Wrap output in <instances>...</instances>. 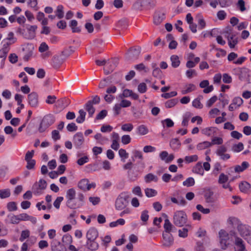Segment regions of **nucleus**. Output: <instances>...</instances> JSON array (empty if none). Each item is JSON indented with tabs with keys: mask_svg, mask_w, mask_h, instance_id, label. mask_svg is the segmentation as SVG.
Here are the masks:
<instances>
[{
	"mask_svg": "<svg viewBox=\"0 0 251 251\" xmlns=\"http://www.w3.org/2000/svg\"><path fill=\"white\" fill-rule=\"evenodd\" d=\"M228 222L233 226H236L239 235L242 237L251 246V226L240 222L235 217H230Z\"/></svg>",
	"mask_w": 251,
	"mask_h": 251,
	"instance_id": "1",
	"label": "nucleus"
},
{
	"mask_svg": "<svg viewBox=\"0 0 251 251\" xmlns=\"http://www.w3.org/2000/svg\"><path fill=\"white\" fill-rule=\"evenodd\" d=\"M235 236H238L235 232L228 233L224 229H221L218 233V237L221 249L226 250L232 242L234 244Z\"/></svg>",
	"mask_w": 251,
	"mask_h": 251,
	"instance_id": "2",
	"label": "nucleus"
},
{
	"mask_svg": "<svg viewBox=\"0 0 251 251\" xmlns=\"http://www.w3.org/2000/svg\"><path fill=\"white\" fill-rule=\"evenodd\" d=\"M98 235V231L94 227H91L87 231L86 233L87 241L85 246L89 251H95L98 249L99 244L96 241Z\"/></svg>",
	"mask_w": 251,
	"mask_h": 251,
	"instance_id": "3",
	"label": "nucleus"
},
{
	"mask_svg": "<svg viewBox=\"0 0 251 251\" xmlns=\"http://www.w3.org/2000/svg\"><path fill=\"white\" fill-rule=\"evenodd\" d=\"M129 195L127 192L121 193L117 198L115 206L117 210H122L126 207L128 204Z\"/></svg>",
	"mask_w": 251,
	"mask_h": 251,
	"instance_id": "4",
	"label": "nucleus"
},
{
	"mask_svg": "<svg viewBox=\"0 0 251 251\" xmlns=\"http://www.w3.org/2000/svg\"><path fill=\"white\" fill-rule=\"evenodd\" d=\"M187 215L183 210H177L173 215V223L177 226L181 227L187 223Z\"/></svg>",
	"mask_w": 251,
	"mask_h": 251,
	"instance_id": "5",
	"label": "nucleus"
},
{
	"mask_svg": "<svg viewBox=\"0 0 251 251\" xmlns=\"http://www.w3.org/2000/svg\"><path fill=\"white\" fill-rule=\"evenodd\" d=\"M84 204V196L82 193H79L77 198L66 201V205L72 209L79 208Z\"/></svg>",
	"mask_w": 251,
	"mask_h": 251,
	"instance_id": "6",
	"label": "nucleus"
},
{
	"mask_svg": "<svg viewBox=\"0 0 251 251\" xmlns=\"http://www.w3.org/2000/svg\"><path fill=\"white\" fill-rule=\"evenodd\" d=\"M47 186L46 181L43 179H40L38 182L34 183L32 187V190L34 195H40L46 189Z\"/></svg>",
	"mask_w": 251,
	"mask_h": 251,
	"instance_id": "7",
	"label": "nucleus"
},
{
	"mask_svg": "<svg viewBox=\"0 0 251 251\" xmlns=\"http://www.w3.org/2000/svg\"><path fill=\"white\" fill-rule=\"evenodd\" d=\"M234 251H248L245 241L239 236H235Z\"/></svg>",
	"mask_w": 251,
	"mask_h": 251,
	"instance_id": "8",
	"label": "nucleus"
},
{
	"mask_svg": "<svg viewBox=\"0 0 251 251\" xmlns=\"http://www.w3.org/2000/svg\"><path fill=\"white\" fill-rule=\"evenodd\" d=\"M162 236V248L167 249L172 247L174 244V238L172 235L169 233H163Z\"/></svg>",
	"mask_w": 251,
	"mask_h": 251,
	"instance_id": "9",
	"label": "nucleus"
},
{
	"mask_svg": "<svg viewBox=\"0 0 251 251\" xmlns=\"http://www.w3.org/2000/svg\"><path fill=\"white\" fill-rule=\"evenodd\" d=\"M73 142L76 149L81 148L84 143V138L82 133L81 132L76 133L73 136Z\"/></svg>",
	"mask_w": 251,
	"mask_h": 251,
	"instance_id": "10",
	"label": "nucleus"
},
{
	"mask_svg": "<svg viewBox=\"0 0 251 251\" xmlns=\"http://www.w3.org/2000/svg\"><path fill=\"white\" fill-rule=\"evenodd\" d=\"M28 101L29 104L34 108L38 106V96L35 92H32L28 95Z\"/></svg>",
	"mask_w": 251,
	"mask_h": 251,
	"instance_id": "11",
	"label": "nucleus"
},
{
	"mask_svg": "<svg viewBox=\"0 0 251 251\" xmlns=\"http://www.w3.org/2000/svg\"><path fill=\"white\" fill-rule=\"evenodd\" d=\"M140 52L141 48L140 47L131 49L128 50L126 57L128 60H135L138 58Z\"/></svg>",
	"mask_w": 251,
	"mask_h": 251,
	"instance_id": "12",
	"label": "nucleus"
},
{
	"mask_svg": "<svg viewBox=\"0 0 251 251\" xmlns=\"http://www.w3.org/2000/svg\"><path fill=\"white\" fill-rule=\"evenodd\" d=\"M226 151L227 149L225 146H221L217 150L216 154L220 157L221 159L223 160H226L230 157L229 154L226 153Z\"/></svg>",
	"mask_w": 251,
	"mask_h": 251,
	"instance_id": "13",
	"label": "nucleus"
},
{
	"mask_svg": "<svg viewBox=\"0 0 251 251\" xmlns=\"http://www.w3.org/2000/svg\"><path fill=\"white\" fill-rule=\"evenodd\" d=\"M50 246L51 251H67L66 247H64L59 241L56 239L52 240Z\"/></svg>",
	"mask_w": 251,
	"mask_h": 251,
	"instance_id": "14",
	"label": "nucleus"
},
{
	"mask_svg": "<svg viewBox=\"0 0 251 251\" xmlns=\"http://www.w3.org/2000/svg\"><path fill=\"white\" fill-rule=\"evenodd\" d=\"M55 122V118L53 115L48 114L45 115L42 121V125L45 128H48Z\"/></svg>",
	"mask_w": 251,
	"mask_h": 251,
	"instance_id": "15",
	"label": "nucleus"
},
{
	"mask_svg": "<svg viewBox=\"0 0 251 251\" xmlns=\"http://www.w3.org/2000/svg\"><path fill=\"white\" fill-rule=\"evenodd\" d=\"M159 157L160 159L164 161L166 163H169L172 162L175 157L173 154L169 155L167 151H162L159 153Z\"/></svg>",
	"mask_w": 251,
	"mask_h": 251,
	"instance_id": "16",
	"label": "nucleus"
},
{
	"mask_svg": "<svg viewBox=\"0 0 251 251\" xmlns=\"http://www.w3.org/2000/svg\"><path fill=\"white\" fill-rule=\"evenodd\" d=\"M65 58L61 55L54 56L51 59V64L54 68H59L64 62Z\"/></svg>",
	"mask_w": 251,
	"mask_h": 251,
	"instance_id": "17",
	"label": "nucleus"
},
{
	"mask_svg": "<svg viewBox=\"0 0 251 251\" xmlns=\"http://www.w3.org/2000/svg\"><path fill=\"white\" fill-rule=\"evenodd\" d=\"M162 216L165 218L164 224V228L165 232L164 233H169L172 231L174 226L172 224L169 220L168 219V216L166 214H163Z\"/></svg>",
	"mask_w": 251,
	"mask_h": 251,
	"instance_id": "18",
	"label": "nucleus"
},
{
	"mask_svg": "<svg viewBox=\"0 0 251 251\" xmlns=\"http://www.w3.org/2000/svg\"><path fill=\"white\" fill-rule=\"evenodd\" d=\"M226 37L229 47L231 49L234 48L238 42V38L236 37V35L233 33L230 35L226 36Z\"/></svg>",
	"mask_w": 251,
	"mask_h": 251,
	"instance_id": "19",
	"label": "nucleus"
},
{
	"mask_svg": "<svg viewBox=\"0 0 251 251\" xmlns=\"http://www.w3.org/2000/svg\"><path fill=\"white\" fill-rule=\"evenodd\" d=\"M9 50V44H3L2 49L0 50V58H2L3 60H5Z\"/></svg>",
	"mask_w": 251,
	"mask_h": 251,
	"instance_id": "20",
	"label": "nucleus"
},
{
	"mask_svg": "<svg viewBox=\"0 0 251 251\" xmlns=\"http://www.w3.org/2000/svg\"><path fill=\"white\" fill-rule=\"evenodd\" d=\"M5 222L7 224H18L19 223L18 215L9 214L7 216Z\"/></svg>",
	"mask_w": 251,
	"mask_h": 251,
	"instance_id": "21",
	"label": "nucleus"
},
{
	"mask_svg": "<svg viewBox=\"0 0 251 251\" xmlns=\"http://www.w3.org/2000/svg\"><path fill=\"white\" fill-rule=\"evenodd\" d=\"M165 18L164 14L160 12H157L155 13L153 19V22L155 25L160 24Z\"/></svg>",
	"mask_w": 251,
	"mask_h": 251,
	"instance_id": "22",
	"label": "nucleus"
},
{
	"mask_svg": "<svg viewBox=\"0 0 251 251\" xmlns=\"http://www.w3.org/2000/svg\"><path fill=\"white\" fill-rule=\"evenodd\" d=\"M196 86L193 84L190 83L186 84L184 86L183 89L181 90V94L182 95L188 94L189 93L195 91L196 90Z\"/></svg>",
	"mask_w": 251,
	"mask_h": 251,
	"instance_id": "23",
	"label": "nucleus"
},
{
	"mask_svg": "<svg viewBox=\"0 0 251 251\" xmlns=\"http://www.w3.org/2000/svg\"><path fill=\"white\" fill-rule=\"evenodd\" d=\"M192 171L194 173L203 176L204 174L203 169L201 162L197 163L193 168Z\"/></svg>",
	"mask_w": 251,
	"mask_h": 251,
	"instance_id": "24",
	"label": "nucleus"
},
{
	"mask_svg": "<svg viewBox=\"0 0 251 251\" xmlns=\"http://www.w3.org/2000/svg\"><path fill=\"white\" fill-rule=\"evenodd\" d=\"M249 163L247 161H244L241 165H236L235 166L234 171L236 173H241L249 167Z\"/></svg>",
	"mask_w": 251,
	"mask_h": 251,
	"instance_id": "25",
	"label": "nucleus"
},
{
	"mask_svg": "<svg viewBox=\"0 0 251 251\" xmlns=\"http://www.w3.org/2000/svg\"><path fill=\"white\" fill-rule=\"evenodd\" d=\"M17 39L14 37V34L12 32L8 34L7 37L3 41V44H9V46L16 41Z\"/></svg>",
	"mask_w": 251,
	"mask_h": 251,
	"instance_id": "26",
	"label": "nucleus"
},
{
	"mask_svg": "<svg viewBox=\"0 0 251 251\" xmlns=\"http://www.w3.org/2000/svg\"><path fill=\"white\" fill-rule=\"evenodd\" d=\"M196 19L197 20L199 29H202L206 26V23L201 14H199L197 15Z\"/></svg>",
	"mask_w": 251,
	"mask_h": 251,
	"instance_id": "27",
	"label": "nucleus"
},
{
	"mask_svg": "<svg viewBox=\"0 0 251 251\" xmlns=\"http://www.w3.org/2000/svg\"><path fill=\"white\" fill-rule=\"evenodd\" d=\"M72 236L69 234H66L64 235L62 238V244L61 245H63L64 247H66L67 249V247L72 244Z\"/></svg>",
	"mask_w": 251,
	"mask_h": 251,
	"instance_id": "28",
	"label": "nucleus"
},
{
	"mask_svg": "<svg viewBox=\"0 0 251 251\" xmlns=\"http://www.w3.org/2000/svg\"><path fill=\"white\" fill-rule=\"evenodd\" d=\"M171 200L172 202L180 206H184L186 204L185 200L181 196H178L177 198L172 197L171 198Z\"/></svg>",
	"mask_w": 251,
	"mask_h": 251,
	"instance_id": "29",
	"label": "nucleus"
},
{
	"mask_svg": "<svg viewBox=\"0 0 251 251\" xmlns=\"http://www.w3.org/2000/svg\"><path fill=\"white\" fill-rule=\"evenodd\" d=\"M216 131V128L213 127H206L201 130L202 133L207 136H210L214 135Z\"/></svg>",
	"mask_w": 251,
	"mask_h": 251,
	"instance_id": "30",
	"label": "nucleus"
},
{
	"mask_svg": "<svg viewBox=\"0 0 251 251\" xmlns=\"http://www.w3.org/2000/svg\"><path fill=\"white\" fill-rule=\"evenodd\" d=\"M127 20L126 18L120 20L117 23V27L121 29H124L128 26Z\"/></svg>",
	"mask_w": 251,
	"mask_h": 251,
	"instance_id": "31",
	"label": "nucleus"
},
{
	"mask_svg": "<svg viewBox=\"0 0 251 251\" xmlns=\"http://www.w3.org/2000/svg\"><path fill=\"white\" fill-rule=\"evenodd\" d=\"M178 102L177 99H172L166 101L164 105L166 108H171L174 107Z\"/></svg>",
	"mask_w": 251,
	"mask_h": 251,
	"instance_id": "32",
	"label": "nucleus"
},
{
	"mask_svg": "<svg viewBox=\"0 0 251 251\" xmlns=\"http://www.w3.org/2000/svg\"><path fill=\"white\" fill-rule=\"evenodd\" d=\"M76 197V191L74 188L69 189L66 191V201H68L71 199H74Z\"/></svg>",
	"mask_w": 251,
	"mask_h": 251,
	"instance_id": "33",
	"label": "nucleus"
},
{
	"mask_svg": "<svg viewBox=\"0 0 251 251\" xmlns=\"http://www.w3.org/2000/svg\"><path fill=\"white\" fill-rule=\"evenodd\" d=\"M144 180L146 183H150L151 181L156 182L158 180V177L156 176L149 173L145 176Z\"/></svg>",
	"mask_w": 251,
	"mask_h": 251,
	"instance_id": "34",
	"label": "nucleus"
},
{
	"mask_svg": "<svg viewBox=\"0 0 251 251\" xmlns=\"http://www.w3.org/2000/svg\"><path fill=\"white\" fill-rule=\"evenodd\" d=\"M88 182H89V181L88 179H82L78 182V187L79 188L83 191H87Z\"/></svg>",
	"mask_w": 251,
	"mask_h": 251,
	"instance_id": "35",
	"label": "nucleus"
},
{
	"mask_svg": "<svg viewBox=\"0 0 251 251\" xmlns=\"http://www.w3.org/2000/svg\"><path fill=\"white\" fill-rule=\"evenodd\" d=\"M137 133L140 135H145L149 133V129L145 125H142L137 128Z\"/></svg>",
	"mask_w": 251,
	"mask_h": 251,
	"instance_id": "36",
	"label": "nucleus"
},
{
	"mask_svg": "<svg viewBox=\"0 0 251 251\" xmlns=\"http://www.w3.org/2000/svg\"><path fill=\"white\" fill-rule=\"evenodd\" d=\"M251 187V186L250 184L246 181L243 182L239 185V188L240 191L245 193H247L249 191Z\"/></svg>",
	"mask_w": 251,
	"mask_h": 251,
	"instance_id": "37",
	"label": "nucleus"
},
{
	"mask_svg": "<svg viewBox=\"0 0 251 251\" xmlns=\"http://www.w3.org/2000/svg\"><path fill=\"white\" fill-rule=\"evenodd\" d=\"M212 145V144L208 141H204L198 144L197 146L198 150L201 151L204 150Z\"/></svg>",
	"mask_w": 251,
	"mask_h": 251,
	"instance_id": "38",
	"label": "nucleus"
},
{
	"mask_svg": "<svg viewBox=\"0 0 251 251\" xmlns=\"http://www.w3.org/2000/svg\"><path fill=\"white\" fill-rule=\"evenodd\" d=\"M79 116L76 119V121L77 123H82L85 119L86 112L83 110L80 109L79 110Z\"/></svg>",
	"mask_w": 251,
	"mask_h": 251,
	"instance_id": "39",
	"label": "nucleus"
},
{
	"mask_svg": "<svg viewBox=\"0 0 251 251\" xmlns=\"http://www.w3.org/2000/svg\"><path fill=\"white\" fill-rule=\"evenodd\" d=\"M85 108L86 110L88 112V114L90 117H92L94 114L95 109L93 106V104H91V101H88L85 104Z\"/></svg>",
	"mask_w": 251,
	"mask_h": 251,
	"instance_id": "40",
	"label": "nucleus"
},
{
	"mask_svg": "<svg viewBox=\"0 0 251 251\" xmlns=\"http://www.w3.org/2000/svg\"><path fill=\"white\" fill-rule=\"evenodd\" d=\"M126 221L124 219L120 218L116 220V221L112 222L109 224V226L110 227H115L118 226H123L125 224Z\"/></svg>",
	"mask_w": 251,
	"mask_h": 251,
	"instance_id": "41",
	"label": "nucleus"
},
{
	"mask_svg": "<svg viewBox=\"0 0 251 251\" xmlns=\"http://www.w3.org/2000/svg\"><path fill=\"white\" fill-rule=\"evenodd\" d=\"M171 61L172 63V66L174 68H177L180 64V61L178 56L176 55H173L171 57Z\"/></svg>",
	"mask_w": 251,
	"mask_h": 251,
	"instance_id": "42",
	"label": "nucleus"
},
{
	"mask_svg": "<svg viewBox=\"0 0 251 251\" xmlns=\"http://www.w3.org/2000/svg\"><path fill=\"white\" fill-rule=\"evenodd\" d=\"M75 50L72 47H70L69 49L65 50L62 52L61 56H63L65 58V60L73 53Z\"/></svg>",
	"mask_w": 251,
	"mask_h": 251,
	"instance_id": "43",
	"label": "nucleus"
},
{
	"mask_svg": "<svg viewBox=\"0 0 251 251\" xmlns=\"http://www.w3.org/2000/svg\"><path fill=\"white\" fill-rule=\"evenodd\" d=\"M170 145L173 150L178 149L180 146V142L176 138L173 139L170 141Z\"/></svg>",
	"mask_w": 251,
	"mask_h": 251,
	"instance_id": "44",
	"label": "nucleus"
},
{
	"mask_svg": "<svg viewBox=\"0 0 251 251\" xmlns=\"http://www.w3.org/2000/svg\"><path fill=\"white\" fill-rule=\"evenodd\" d=\"M198 160V156L197 155H192L191 156H186L184 158V161L186 163H190L193 162H196Z\"/></svg>",
	"mask_w": 251,
	"mask_h": 251,
	"instance_id": "45",
	"label": "nucleus"
},
{
	"mask_svg": "<svg viewBox=\"0 0 251 251\" xmlns=\"http://www.w3.org/2000/svg\"><path fill=\"white\" fill-rule=\"evenodd\" d=\"M119 155L121 158V161L123 162H125V160L128 157V153L123 149H121L119 150Z\"/></svg>",
	"mask_w": 251,
	"mask_h": 251,
	"instance_id": "46",
	"label": "nucleus"
},
{
	"mask_svg": "<svg viewBox=\"0 0 251 251\" xmlns=\"http://www.w3.org/2000/svg\"><path fill=\"white\" fill-rule=\"evenodd\" d=\"M195 183V179L192 177L187 178L186 180L183 182V185L186 187H191L194 185Z\"/></svg>",
	"mask_w": 251,
	"mask_h": 251,
	"instance_id": "47",
	"label": "nucleus"
},
{
	"mask_svg": "<svg viewBox=\"0 0 251 251\" xmlns=\"http://www.w3.org/2000/svg\"><path fill=\"white\" fill-rule=\"evenodd\" d=\"M146 196L147 197H152L157 195V191L151 188H147L145 190Z\"/></svg>",
	"mask_w": 251,
	"mask_h": 251,
	"instance_id": "48",
	"label": "nucleus"
},
{
	"mask_svg": "<svg viewBox=\"0 0 251 251\" xmlns=\"http://www.w3.org/2000/svg\"><path fill=\"white\" fill-rule=\"evenodd\" d=\"M56 15L59 19H61L64 16L63 6L62 5H59L57 7L55 11Z\"/></svg>",
	"mask_w": 251,
	"mask_h": 251,
	"instance_id": "49",
	"label": "nucleus"
},
{
	"mask_svg": "<svg viewBox=\"0 0 251 251\" xmlns=\"http://www.w3.org/2000/svg\"><path fill=\"white\" fill-rule=\"evenodd\" d=\"M196 209L204 214H208L210 212V209L207 208H204L201 204H197Z\"/></svg>",
	"mask_w": 251,
	"mask_h": 251,
	"instance_id": "50",
	"label": "nucleus"
},
{
	"mask_svg": "<svg viewBox=\"0 0 251 251\" xmlns=\"http://www.w3.org/2000/svg\"><path fill=\"white\" fill-rule=\"evenodd\" d=\"M243 102V100L240 97H235L233 99L232 103L236 106L237 108L240 107Z\"/></svg>",
	"mask_w": 251,
	"mask_h": 251,
	"instance_id": "51",
	"label": "nucleus"
},
{
	"mask_svg": "<svg viewBox=\"0 0 251 251\" xmlns=\"http://www.w3.org/2000/svg\"><path fill=\"white\" fill-rule=\"evenodd\" d=\"M30 235V231L28 229L23 230L21 232L20 240L21 242L24 241L25 239L28 238Z\"/></svg>",
	"mask_w": 251,
	"mask_h": 251,
	"instance_id": "52",
	"label": "nucleus"
},
{
	"mask_svg": "<svg viewBox=\"0 0 251 251\" xmlns=\"http://www.w3.org/2000/svg\"><path fill=\"white\" fill-rule=\"evenodd\" d=\"M244 149V145L242 143H239L238 144L234 145L232 147V151L234 152H239Z\"/></svg>",
	"mask_w": 251,
	"mask_h": 251,
	"instance_id": "53",
	"label": "nucleus"
},
{
	"mask_svg": "<svg viewBox=\"0 0 251 251\" xmlns=\"http://www.w3.org/2000/svg\"><path fill=\"white\" fill-rule=\"evenodd\" d=\"M213 195V192L210 189L206 190L204 194V197L207 202L212 201V196Z\"/></svg>",
	"mask_w": 251,
	"mask_h": 251,
	"instance_id": "54",
	"label": "nucleus"
},
{
	"mask_svg": "<svg viewBox=\"0 0 251 251\" xmlns=\"http://www.w3.org/2000/svg\"><path fill=\"white\" fill-rule=\"evenodd\" d=\"M23 97L20 94H16L15 95V100L17 102L18 105L21 106V108H24V105L22 103Z\"/></svg>",
	"mask_w": 251,
	"mask_h": 251,
	"instance_id": "55",
	"label": "nucleus"
},
{
	"mask_svg": "<svg viewBox=\"0 0 251 251\" xmlns=\"http://www.w3.org/2000/svg\"><path fill=\"white\" fill-rule=\"evenodd\" d=\"M27 4L29 6L33 8L35 10H38L37 0H27Z\"/></svg>",
	"mask_w": 251,
	"mask_h": 251,
	"instance_id": "56",
	"label": "nucleus"
},
{
	"mask_svg": "<svg viewBox=\"0 0 251 251\" xmlns=\"http://www.w3.org/2000/svg\"><path fill=\"white\" fill-rule=\"evenodd\" d=\"M33 48H31V49L30 48L28 49L27 51L26 52H25V55L23 57V59L25 61H28L30 59V58L32 56V55L33 54Z\"/></svg>",
	"mask_w": 251,
	"mask_h": 251,
	"instance_id": "57",
	"label": "nucleus"
},
{
	"mask_svg": "<svg viewBox=\"0 0 251 251\" xmlns=\"http://www.w3.org/2000/svg\"><path fill=\"white\" fill-rule=\"evenodd\" d=\"M10 195V192L9 189H4L0 190V198L5 199L8 198Z\"/></svg>",
	"mask_w": 251,
	"mask_h": 251,
	"instance_id": "58",
	"label": "nucleus"
},
{
	"mask_svg": "<svg viewBox=\"0 0 251 251\" xmlns=\"http://www.w3.org/2000/svg\"><path fill=\"white\" fill-rule=\"evenodd\" d=\"M192 105L196 108L199 109H201L203 107V105L200 101V99L198 98L195 99L192 102Z\"/></svg>",
	"mask_w": 251,
	"mask_h": 251,
	"instance_id": "59",
	"label": "nucleus"
},
{
	"mask_svg": "<svg viewBox=\"0 0 251 251\" xmlns=\"http://www.w3.org/2000/svg\"><path fill=\"white\" fill-rule=\"evenodd\" d=\"M228 180V176L226 175H225L224 173H222L219 176L218 179V183L220 184L224 183L227 182Z\"/></svg>",
	"mask_w": 251,
	"mask_h": 251,
	"instance_id": "60",
	"label": "nucleus"
},
{
	"mask_svg": "<svg viewBox=\"0 0 251 251\" xmlns=\"http://www.w3.org/2000/svg\"><path fill=\"white\" fill-rule=\"evenodd\" d=\"M7 208L9 211H16L17 209V206L15 202H10L7 204Z\"/></svg>",
	"mask_w": 251,
	"mask_h": 251,
	"instance_id": "61",
	"label": "nucleus"
},
{
	"mask_svg": "<svg viewBox=\"0 0 251 251\" xmlns=\"http://www.w3.org/2000/svg\"><path fill=\"white\" fill-rule=\"evenodd\" d=\"M219 4L222 7H226L232 4L230 0H218Z\"/></svg>",
	"mask_w": 251,
	"mask_h": 251,
	"instance_id": "62",
	"label": "nucleus"
},
{
	"mask_svg": "<svg viewBox=\"0 0 251 251\" xmlns=\"http://www.w3.org/2000/svg\"><path fill=\"white\" fill-rule=\"evenodd\" d=\"M145 6L142 0H138L133 4V7L136 10H141Z\"/></svg>",
	"mask_w": 251,
	"mask_h": 251,
	"instance_id": "63",
	"label": "nucleus"
},
{
	"mask_svg": "<svg viewBox=\"0 0 251 251\" xmlns=\"http://www.w3.org/2000/svg\"><path fill=\"white\" fill-rule=\"evenodd\" d=\"M133 128V126L131 124H125L123 125L121 129L125 131H131Z\"/></svg>",
	"mask_w": 251,
	"mask_h": 251,
	"instance_id": "64",
	"label": "nucleus"
}]
</instances>
